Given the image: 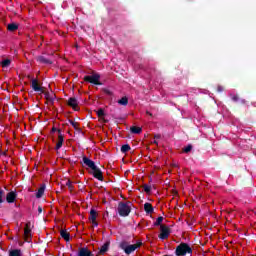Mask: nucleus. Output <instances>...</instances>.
Instances as JSON below:
<instances>
[{
    "label": "nucleus",
    "mask_w": 256,
    "mask_h": 256,
    "mask_svg": "<svg viewBox=\"0 0 256 256\" xmlns=\"http://www.w3.org/2000/svg\"><path fill=\"white\" fill-rule=\"evenodd\" d=\"M144 211H145V213H147V215H151V213H153V211H155V209L153 208V205H151V203L146 202L144 204Z\"/></svg>",
    "instance_id": "16"
},
{
    "label": "nucleus",
    "mask_w": 256,
    "mask_h": 256,
    "mask_svg": "<svg viewBox=\"0 0 256 256\" xmlns=\"http://www.w3.org/2000/svg\"><path fill=\"white\" fill-rule=\"evenodd\" d=\"M45 184H42L40 186V188L38 189L37 193H36V198L37 199H41V197H43V195H45Z\"/></svg>",
    "instance_id": "19"
},
{
    "label": "nucleus",
    "mask_w": 256,
    "mask_h": 256,
    "mask_svg": "<svg viewBox=\"0 0 256 256\" xmlns=\"http://www.w3.org/2000/svg\"><path fill=\"white\" fill-rule=\"evenodd\" d=\"M104 93L106 95H113V92H111V90H109V89H104Z\"/></svg>",
    "instance_id": "35"
},
{
    "label": "nucleus",
    "mask_w": 256,
    "mask_h": 256,
    "mask_svg": "<svg viewBox=\"0 0 256 256\" xmlns=\"http://www.w3.org/2000/svg\"><path fill=\"white\" fill-rule=\"evenodd\" d=\"M100 79H101V75L99 73H94L92 75L84 76V81L86 83H91L92 85H103Z\"/></svg>",
    "instance_id": "4"
},
{
    "label": "nucleus",
    "mask_w": 256,
    "mask_h": 256,
    "mask_svg": "<svg viewBox=\"0 0 256 256\" xmlns=\"http://www.w3.org/2000/svg\"><path fill=\"white\" fill-rule=\"evenodd\" d=\"M142 187H143V190L145 191V193H147V195L151 194V186L144 184Z\"/></svg>",
    "instance_id": "29"
},
{
    "label": "nucleus",
    "mask_w": 256,
    "mask_h": 256,
    "mask_svg": "<svg viewBox=\"0 0 256 256\" xmlns=\"http://www.w3.org/2000/svg\"><path fill=\"white\" fill-rule=\"evenodd\" d=\"M3 197H5V191L0 189V203H5V199H3Z\"/></svg>",
    "instance_id": "32"
},
{
    "label": "nucleus",
    "mask_w": 256,
    "mask_h": 256,
    "mask_svg": "<svg viewBox=\"0 0 256 256\" xmlns=\"http://www.w3.org/2000/svg\"><path fill=\"white\" fill-rule=\"evenodd\" d=\"M98 117H105V110L103 108H99L98 111L96 112Z\"/></svg>",
    "instance_id": "30"
},
{
    "label": "nucleus",
    "mask_w": 256,
    "mask_h": 256,
    "mask_svg": "<svg viewBox=\"0 0 256 256\" xmlns=\"http://www.w3.org/2000/svg\"><path fill=\"white\" fill-rule=\"evenodd\" d=\"M118 104L127 107V105H129V98H127V96L122 97L120 100H118Z\"/></svg>",
    "instance_id": "21"
},
{
    "label": "nucleus",
    "mask_w": 256,
    "mask_h": 256,
    "mask_svg": "<svg viewBox=\"0 0 256 256\" xmlns=\"http://www.w3.org/2000/svg\"><path fill=\"white\" fill-rule=\"evenodd\" d=\"M131 133H134L135 135H139L141 131H143L142 127L132 126L130 128Z\"/></svg>",
    "instance_id": "23"
},
{
    "label": "nucleus",
    "mask_w": 256,
    "mask_h": 256,
    "mask_svg": "<svg viewBox=\"0 0 256 256\" xmlns=\"http://www.w3.org/2000/svg\"><path fill=\"white\" fill-rule=\"evenodd\" d=\"M60 235L64 241L69 242L71 241V234L67 232V230H60Z\"/></svg>",
    "instance_id": "17"
},
{
    "label": "nucleus",
    "mask_w": 256,
    "mask_h": 256,
    "mask_svg": "<svg viewBox=\"0 0 256 256\" xmlns=\"http://www.w3.org/2000/svg\"><path fill=\"white\" fill-rule=\"evenodd\" d=\"M143 245V242L138 241L136 244H131L127 243V241H123L120 243V249L126 253V255H131L134 251H137Z\"/></svg>",
    "instance_id": "1"
},
{
    "label": "nucleus",
    "mask_w": 256,
    "mask_h": 256,
    "mask_svg": "<svg viewBox=\"0 0 256 256\" xmlns=\"http://www.w3.org/2000/svg\"><path fill=\"white\" fill-rule=\"evenodd\" d=\"M31 87L36 93H45V88L39 86V80L32 79Z\"/></svg>",
    "instance_id": "7"
},
{
    "label": "nucleus",
    "mask_w": 256,
    "mask_h": 256,
    "mask_svg": "<svg viewBox=\"0 0 256 256\" xmlns=\"http://www.w3.org/2000/svg\"><path fill=\"white\" fill-rule=\"evenodd\" d=\"M146 114L149 115V117H153V114L149 111H146Z\"/></svg>",
    "instance_id": "40"
},
{
    "label": "nucleus",
    "mask_w": 256,
    "mask_h": 256,
    "mask_svg": "<svg viewBox=\"0 0 256 256\" xmlns=\"http://www.w3.org/2000/svg\"><path fill=\"white\" fill-rule=\"evenodd\" d=\"M7 29L8 31H17L19 29V25H17L16 23H11V24H8L7 26Z\"/></svg>",
    "instance_id": "24"
},
{
    "label": "nucleus",
    "mask_w": 256,
    "mask_h": 256,
    "mask_svg": "<svg viewBox=\"0 0 256 256\" xmlns=\"http://www.w3.org/2000/svg\"><path fill=\"white\" fill-rule=\"evenodd\" d=\"M67 105L69 107H72L74 111H77L79 107V102L77 101V98L71 97L68 99Z\"/></svg>",
    "instance_id": "11"
},
{
    "label": "nucleus",
    "mask_w": 256,
    "mask_h": 256,
    "mask_svg": "<svg viewBox=\"0 0 256 256\" xmlns=\"http://www.w3.org/2000/svg\"><path fill=\"white\" fill-rule=\"evenodd\" d=\"M192 150H193V145L189 144L183 148V153H191Z\"/></svg>",
    "instance_id": "27"
},
{
    "label": "nucleus",
    "mask_w": 256,
    "mask_h": 256,
    "mask_svg": "<svg viewBox=\"0 0 256 256\" xmlns=\"http://www.w3.org/2000/svg\"><path fill=\"white\" fill-rule=\"evenodd\" d=\"M36 61H38V63H42L43 65H53V61L46 58L45 56H38Z\"/></svg>",
    "instance_id": "13"
},
{
    "label": "nucleus",
    "mask_w": 256,
    "mask_h": 256,
    "mask_svg": "<svg viewBox=\"0 0 256 256\" xmlns=\"http://www.w3.org/2000/svg\"><path fill=\"white\" fill-rule=\"evenodd\" d=\"M110 245H111V242L104 243L100 248V255H105L109 251Z\"/></svg>",
    "instance_id": "18"
},
{
    "label": "nucleus",
    "mask_w": 256,
    "mask_h": 256,
    "mask_svg": "<svg viewBox=\"0 0 256 256\" xmlns=\"http://www.w3.org/2000/svg\"><path fill=\"white\" fill-rule=\"evenodd\" d=\"M92 171V175L95 179H98V181H103V172L101 171V168L96 166L92 169Z\"/></svg>",
    "instance_id": "10"
},
{
    "label": "nucleus",
    "mask_w": 256,
    "mask_h": 256,
    "mask_svg": "<svg viewBox=\"0 0 256 256\" xmlns=\"http://www.w3.org/2000/svg\"><path fill=\"white\" fill-rule=\"evenodd\" d=\"M63 141H65L63 134H58V142L55 147L56 151H59L63 147Z\"/></svg>",
    "instance_id": "15"
},
{
    "label": "nucleus",
    "mask_w": 256,
    "mask_h": 256,
    "mask_svg": "<svg viewBox=\"0 0 256 256\" xmlns=\"http://www.w3.org/2000/svg\"><path fill=\"white\" fill-rule=\"evenodd\" d=\"M9 256H23L21 249H13L9 251Z\"/></svg>",
    "instance_id": "22"
},
{
    "label": "nucleus",
    "mask_w": 256,
    "mask_h": 256,
    "mask_svg": "<svg viewBox=\"0 0 256 256\" xmlns=\"http://www.w3.org/2000/svg\"><path fill=\"white\" fill-rule=\"evenodd\" d=\"M154 145H159V142H157V140L153 141Z\"/></svg>",
    "instance_id": "41"
},
{
    "label": "nucleus",
    "mask_w": 256,
    "mask_h": 256,
    "mask_svg": "<svg viewBox=\"0 0 256 256\" xmlns=\"http://www.w3.org/2000/svg\"><path fill=\"white\" fill-rule=\"evenodd\" d=\"M232 101L237 103V101H239V96H237V95L232 96Z\"/></svg>",
    "instance_id": "36"
},
{
    "label": "nucleus",
    "mask_w": 256,
    "mask_h": 256,
    "mask_svg": "<svg viewBox=\"0 0 256 256\" xmlns=\"http://www.w3.org/2000/svg\"><path fill=\"white\" fill-rule=\"evenodd\" d=\"M81 165H83V167H88L89 169H92V170L97 167V165H95V162L89 159V157L87 156L82 157Z\"/></svg>",
    "instance_id": "6"
},
{
    "label": "nucleus",
    "mask_w": 256,
    "mask_h": 256,
    "mask_svg": "<svg viewBox=\"0 0 256 256\" xmlns=\"http://www.w3.org/2000/svg\"><path fill=\"white\" fill-rule=\"evenodd\" d=\"M9 65H11V60H9V59H5V60H3V61L1 62V66H2L3 68L9 67Z\"/></svg>",
    "instance_id": "26"
},
{
    "label": "nucleus",
    "mask_w": 256,
    "mask_h": 256,
    "mask_svg": "<svg viewBox=\"0 0 256 256\" xmlns=\"http://www.w3.org/2000/svg\"><path fill=\"white\" fill-rule=\"evenodd\" d=\"M120 151L121 153H128L131 151V146L129 144L122 145Z\"/></svg>",
    "instance_id": "25"
},
{
    "label": "nucleus",
    "mask_w": 256,
    "mask_h": 256,
    "mask_svg": "<svg viewBox=\"0 0 256 256\" xmlns=\"http://www.w3.org/2000/svg\"><path fill=\"white\" fill-rule=\"evenodd\" d=\"M56 131L58 132V134H61V130L57 129L56 127L52 128V133H56Z\"/></svg>",
    "instance_id": "37"
},
{
    "label": "nucleus",
    "mask_w": 256,
    "mask_h": 256,
    "mask_svg": "<svg viewBox=\"0 0 256 256\" xmlns=\"http://www.w3.org/2000/svg\"><path fill=\"white\" fill-rule=\"evenodd\" d=\"M16 199H17V192L11 191V192L7 193V195H6L7 203H15Z\"/></svg>",
    "instance_id": "12"
},
{
    "label": "nucleus",
    "mask_w": 256,
    "mask_h": 256,
    "mask_svg": "<svg viewBox=\"0 0 256 256\" xmlns=\"http://www.w3.org/2000/svg\"><path fill=\"white\" fill-rule=\"evenodd\" d=\"M66 185L68 186V189H69L70 191H73V182H71V180H68V181L66 182Z\"/></svg>",
    "instance_id": "33"
},
{
    "label": "nucleus",
    "mask_w": 256,
    "mask_h": 256,
    "mask_svg": "<svg viewBox=\"0 0 256 256\" xmlns=\"http://www.w3.org/2000/svg\"><path fill=\"white\" fill-rule=\"evenodd\" d=\"M161 223H163V217L162 216H160L156 219V221L154 222V226L159 227V225H161Z\"/></svg>",
    "instance_id": "31"
},
{
    "label": "nucleus",
    "mask_w": 256,
    "mask_h": 256,
    "mask_svg": "<svg viewBox=\"0 0 256 256\" xmlns=\"http://www.w3.org/2000/svg\"><path fill=\"white\" fill-rule=\"evenodd\" d=\"M176 256L193 255V248L188 243H180L175 250Z\"/></svg>",
    "instance_id": "2"
},
{
    "label": "nucleus",
    "mask_w": 256,
    "mask_h": 256,
    "mask_svg": "<svg viewBox=\"0 0 256 256\" xmlns=\"http://www.w3.org/2000/svg\"><path fill=\"white\" fill-rule=\"evenodd\" d=\"M89 221H91L94 227H99V223L97 222V210L93 208L90 210Z\"/></svg>",
    "instance_id": "8"
},
{
    "label": "nucleus",
    "mask_w": 256,
    "mask_h": 256,
    "mask_svg": "<svg viewBox=\"0 0 256 256\" xmlns=\"http://www.w3.org/2000/svg\"><path fill=\"white\" fill-rule=\"evenodd\" d=\"M44 97L47 101H49L50 103H53V101H55V94H51L49 92H43Z\"/></svg>",
    "instance_id": "20"
},
{
    "label": "nucleus",
    "mask_w": 256,
    "mask_h": 256,
    "mask_svg": "<svg viewBox=\"0 0 256 256\" xmlns=\"http://www.w3.org/2000/svg\"><path fill=\"white\" fill-rule=\"evenodd\" d=\"M31 223H27L26 227L24 228V237L25 241H29V237H31V228H30Z\"/></svg>",
    "instance_id": "14"
},
{
    "label": "nucleus",
    "mask_w": 256,
    "mask_h": 256,
    "mask_svg": "<svg viewBox=\"0 0 256 256\" xmlns=\"http://www.w3.org/2000/svg\"><path fill=\"white\" fill-rule=\"evenodd\" d=\"M160 234H159V239L165 240L169 238V235H171V230L169 227L165 225H160Z\"/></svg>",
    "instance_id": "5"
},
{
    "label": "nucleus",
    "mask_w": 256,
    "mask_h": 256,
    "mask_svg": "<svg viewBox=\"0 0 256 256\" xmlns=\"http://www.w3.org/2000/svg\"><path fill=\"white\" fill-rule=\"evenodd\" d=\"M38 213H43V207L41 206L38 207Z\"/></svg>",
    "instance_id": "39"
},
{
    "label": "nucleus",
    "mask_w": 256,
    "mask_h": 256,
    "mask_svg": "<svg viewBox=\"0 0 256 256\" xmlns=\"http://www.w3.org/2000/svg\"><path fill=\"white\" fill-rule=\"evenodd\" d=\"M108 121L107 120H104V123H107Z\"/></svg>",
    "instance_id": "42"
},
{
    "label": "nucleus",
    "mask_w": 256,
    "mask_h": 256,
    "mask_svg": "<svg viewBox=\"0 0 256 256\" xmlns=\"http://www.w3.org/2000/svg\"><path fill=\"white\" fill-rule=\"evenodd\" d=\"M70 125H72V127L76 130L79 131V123L73 121V120H69Z\"/></svg>",
    "instance_id": "28"
},
{
    "label": "nucleus",
    "mask_w": 256,
    "mask_h": 256,
    "mask_svg": "<svg viewBox=\"0 0 256 256\" xmlns=\"http://www.w3.org/2000/svg\"><path fill=\"white\" fill-rule=\"evenodd\" d=\"M131 213V202H119L118 203V214L120 217H129Z\"/></svg>",
    "instance_id": "3"
},
{
    "label": "nucleus",
    "mask_w": 256,
    "mask_h": 256,
    "mask_svg": "<svg viewBox=\"0 0 256 256\" xmlns=\"http://www.w3.org/2000/svg\"><path fill=\"white\" fill-rule=\"evenodd\" d=\"M154 139H161V134L154 135Z\"/></svg>",
    "instance_id": "38"
},
{
    "label": "nucleus",
    "mask_w": 256,
    "mask_h": 256,
    "mask_svg": "<svg viewBox=\"0 0 256 256\" xmlns=\"http://www.w3.org/2000/svg\"><path fill=\"white\" fill-rule=\"evenodd\" d=\"M217 91L218 93H222V91H225V88L223 86H218Z\"/></svg>",
    "instance_id": "34"
},
{
    "label": "nucleus",
    "mask_w": 256,
    "mask_h": 256,
    "mask_svg": "<svg viewBox=\"0 0 256 256\" xmlns=\"http://www.w3.org/2000/svg\"><path fill=\"white\" fill-rule=\"evenodd\" d=\"M77 256H95V254L87 247H80Z\"/></svg>",
    "instance_id": "9"
}]
</instances>
